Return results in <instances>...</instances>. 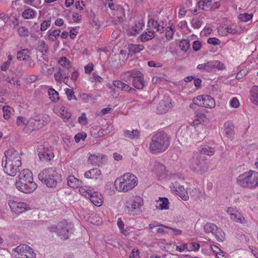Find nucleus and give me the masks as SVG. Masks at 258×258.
Instances as JSON below:
<instances>
[{"label": "nucleus", "instance_id": "52", "mask_svg": "<svg viewBox=\"0 0 258 258\" xmlns=\"http://www.w3.org/2000/svg\"><path fill=\"white\" fill-rule=\"evenodd\" d=\"M203 22L198 18H193L191 20V24L192 26L195 29L200 28L202 25Z\"/></svg>", "mask_w": 258, "mask_h": 258}, {"label": "nucleus", "instance_id": "19", "mask_svg": "<svg viewBox=\"0 0 258 258\" xmlns=\"http://www.w3.org/2000/svg\"><path fill=\"white\" fill-rule=\"evenodd\" d=\"M39 159L42 162H47L54 157V154L51 150L44 149L43 152H39L38 153Z\"/></svg>", "mask_w": 258, "mask_h": 258}, {"label": "nucleus", "instance_id": "18", "mask_svg": "<svg viewBox=\"0 0 258 258\" xmlns=\"http://www.w3.org/2000/svg\"><path fill=\"white\" fill-rule=\"evenodd\" d=\"M38 123L35 118V115L27 120L26 123V126L24 128V131L27 133L39 129L37 126Z\"/></svg>", "mask_w": 258, "mask_h": 258}, {"label": "nucleus", "instance_id": "20", "mask_svg": "<svg viewBox=\"0 0 258 258\" xmlns=\"http://www.w3.org/2000/svg\"><path fill=\"white\" fill-rule=\"evenodd\" d=\"M35 118H36L39 129L46 125L50 121L49 116L45 114L36 115Z\"/></svg>", "mask_w": 258, "mask_h": 258}, {"label": "nucleus", "instance_id": "5", "mask_svg": "<svg viewBox=\"0 0 258 258\" xmlns=\"http://www.w3.org/2000/svg\"><path fill=\"white\" fill-rule=\"evenodd\" d=\"M143 76L140 71L133 70L123 73L121 77L127 83L132 81V85L137 89H142L145 86Z\"/></svg>", "mask_w": 258, "mask_h": 258}, {"label": "nucleus", "instance_id": "2", "mask_svg": "<svg viewBox=\"0 0 258 258\" xmlns=\"http://www.w3.org/2000/svg\"><path fill=\"white\" fill-rule=\"evenodd\" d=\"M38 179L48 187H55L58 182L61 181V176L55 168L43 169L38 176Z\"/></svg>", "mask_w": 258, "mask_h": 258}, {"label": "nucleus", "instance_id": "26", "mask_svg": "<svg viewBox=\"0 0 258 258\" xmlns=\"http://www.w3.org/2000/svg\"><path fill=\"white\" fill-rule=\"evenodd\" d=\"M225 135L228 138H231L234 135V125L230 122L224 123Z\"/></svg>", "mask_w": 258, "mask_h": 258}, {"label": "nucleus", "instance_id": "51", "mask_svg": "<svg viewBox=\"0 0 258 258\" xmlns=\"http://www.w3.org/2000/svg\"><path fill=\"white\" fill-rule=\"evenodd\" d=\"M10 106H5L3 107V116L5 119H8L10 118L12 113L10 110Z\"/></svg>", "mask_w": 258, "mask_h": 258}, {"label": "nucleus", "instance_id": "59", "mask_svg": "<svg viewBox=\"0 0 258 258\" xmlns=\"http://www.w3.org/2000/svg\"><path fill=\"white\" fill-rule=\"evenodd\" d=\"M169 204L168 199L166 197H162V210L169 209Z\"/></svg>", "mask_w": 258, "mask_h": 258}, {"label": "nucleus", "instance_id": "34", "mask_svg": "<svg viewBox=\"0 0 258 258\" xmlns=\"http://www.w3.org/2000/svg\"><path fill=\"white\" fill-rule=\"evenodd\" d=\"M251 100L254 104L258 105V86H253L251 91Z\"/></svg>", "mask_w": 258, "mask_h": 258}, {"label": "nucleus", "instance_id": "53", "mask_svg": "<svg viewBox=\"0 0 258 258\" xmlns=\"http://www.w3.org/2000/svg\"><path fill=\"white\" fill-rule=\"evenodd\" d=\"M153 172L159 177H160L161 172V164L160 162H156L155 163L153 169Z\"/></svg>", "mask_w": 258, "mask_h": 258}, {"label": "nucleus", "instance_id": "33", "mask_svg": "<svg viewBox=\"0 0 258 258\" xmlns=\"http://www.w3.org/2000/svg\"><path fill=\"white\" fill-rule=\"evenodd\" d=\"M175 194L179 196L183 201H187L189 199L187 192L182 185L178 188Z\"/></svg>", "mask_w": 258, "mask_h": 258}, {"label": "nucleus", "instance_id": "36", "mask_svg": "<svg viewBox=\"0 0 258 258\" xmlns=\"http://www.w3.org/2000/svg\"><path fill=\"white\" fill-rule=\"evenodd\" d=\"M79 187V190L80 194L86 198H89L92 192L93 191V189L88 186H80Z\"/></svg>", "mask_w": 258, "mask_h": 258}, {"label": "nucleus", "instance_id": "14", "mask_svg": "<svg viewBox=\"0 0 258 258\" xmlns=\"http://www.w3.org/2000/svg\"><path fill=\"white\" fill-rule=\"evenodd\" d=\"M21 164L5 162H4V164L2 163L4 172L7 175L11 176H15L17 172L20 171V167L21 166Z\"/></svg>", "mask_w": 258, "mask_h": 258}, {"label": "nucleus", "instance_id": "44", "mask_svg": "<svg viewBox=\"0 0 258 258\" xmlns=\"http://www.w3.org/2000/svg\"><path fill=\"white\" fill-rule=\"evenodd\" d=\"M154 37V32L153 31H148L142 34L140 36V39L142 41L146 42L152 39Z\"/></svg>", "mask_w": 258, "mask_h": 258}, {"label": "nucleus", "instance_id": "42", "mask_svg": "<svg viewBox=\"0 0 258 258\" xmlns=\"http://www.w3.org/2000/svg\"><path fill=\"white\" fill-rule=\"evenodd\" d=\"M204 229L206 233H211L213 234L215 231L217 230V226L213 223H207L204 226Z\"/></svg>", "mask_w": 258, "mask_h": 258}, {"label": "nucleus", "instance_id": "11", "mask_svg": "<svg viewBox=\"0 0 258 258\" xmlns=\"http://www.w3.org/2000/svg\"><path fill=\"white\" fill-rule=\"evenodd\" d=\"M2 162L3 164L5 162L22 164L20 154L13 149H9L5 152V156Z\"/></svg>", "mask_w": 258, "mask_h": 258}, {"label": "nucleus", "instance_id": "41", "mask_svg": "<svg viewBox=\"0 0 258 258\" xmlns=\"http://www.w3.org/2000/svg\"><path fill=\"white\" fill-rule=\"evenodd\" d=\"M181 181V180L180 179H178V180H175L174 178L173 179L170 186L171 191L172 192H175L177 190L178 188L182 185L180 183Z\"/></svg>", "mask_w": 258, "mask_h": 258}, {"label": "nucleus", "instance_id": "57", "mask_svg": "<svg viewBox=\"0 0 258 258\" xmlns=\"http://www.w3.org/2000/svg\"><path fill=\"white\" fill-rule=\"evenodd\" d=\"M66 94L67 95V97L69 100H77L76 97L74 95V92L73 90L70 89H67L66 90Z\"/></svg>", "mask_w": 258, "mask_h": 258}, {"label": "nucleus", "instance_id": "54", "mask_svg": "<svg viewBox=\"0 0 258 258\" xmlns=\"http://www.w3.org/2000/svg\"><path fill=\"white\" fill-rule=\"evenodd\" d=\"M54 77L55 81L58 83H61L62 81L66 84H67V82H66L65 80H63V77L60 72L59 70L58 72H56L54 74Z\"/></svg>", "mask_w": 258, "mask_h": 258}, {"label": "nucleus", "instance_id": "12", "mask_svg": "<svg viewBox=\"0 0 258 258\" xmlns=\"http://www.w3.org/2000/svg\"><path fill=\"white\" fill-rule=\"evenodd\" d=\"M15 251L18 258H34L35 256L32 249L27 245H20L16 248Z\"/></svg>", "mask_w": 258, "mask_h": 258}, {"label": "nucleus", "instance_id": "24", "mask_svg": "<svg viewBox=\"0 0 258 258\" xmlns=\"http://www.w3.org/2000/svg\"><path fill=\"white\" fill-rule=\"evenodd\" d=\"M113 85L116 88L127 92L131 91H136V90L130 87L128 85L125 84L123 82L119 80H115L113 82Z\"/></svg>", "mask_w": 258, "mask_h": 258}, {"label": "nucleus", "instance_id": "29", "mask_svg": "<svg viewBox=\"0 0 258 258\" xmlns=\"http://www.w3.org/2000/svg\"><path fill=\"white\" fill-rule=\"evenodd\" d=\"M140 131L138 130H133L132 131L125 130L124 131V137L132 140L138 139L140 136Z\"/></svg>", "mask_w": 258, "mask_h": 258}, {"label": "nucleus", "instance_id": "7", "mask_svg": "<svg viewBox=\"0 0 258 258\" xmlns=\"http://www.w3.org/2000/svg\"><path fill=\"white\" fill-rule=\"evenodd\" d=\"M49 230L51 232L57 233L59 236L64 239H68L74 231L72 224L66 221H61L56 226H51Z\"/></svg>", "mask_w": 258, "mask_h": 258}, {"label": "nucleus", "instance_id": "49", "mask_svg": "<svg viewBox=\"0 0 258 258\" xmlns=\"http://www.w3.org/2000/svg\"><path fill=\"white\" fill-rule=\"evenodd\" d=\"M174 28L172 26H170L168 27L165 30V36L166 39L168 40H170L172 39L173 35L174 34Z\"/></svg>", "mask_w": 258, "mask_h": 258}, {"label": "nucleus", "instance_id": "46", "mask_svg": "<svg viewBox=\"0 0 258 258\" xmlns=\"http://www.w3.org/2000/svg\"><path fill=\"white\" fill-rule=\"evenodd\" d=\"M189 41L187 39H183L180 41L179 47L182 51L186 52L189 49Z\"/></svg>", "mask_w": 258, "mask_h": 258}, {"label": "nucleus", "instance_id": "62", "mask_svg": "<svg viewBox=\"0 0 258 258\" xmlns=\"http://www.w3.org/2000/svg\"><path fill=\"white\" fill-rule=\"evenodd\" d=\"M25 61V65L29 68H33L35 63L34 61L32 59V58L30 57V56H29V58L28 59H26Z\"/></svg>", "mask_w": 258, "mask_h": 258}, {"label": "nucleus", "instance_id": "8", "mask_svg": "<svg viewBox=\"0 0 258 258\" xmlns=\"http://www.w3.org/2000/svg\"><path fill=\"white\" fill-rule=\"evenodd\" d=\"M143 204V200L140 196L134 197L130 201H127L124 208L125 213L130 215H139Z\"/></svg>", "mask_w": 258, "mask_h": 258}, {"label": "nucleus", "instance_id": "13", "mask_svg": "<svg viewBox=\"0 0 258 258\" xmlns=\"http://www.w3.org/2000/svg\"><path fill=\"white\" fill-rule=\"evenodd\" d=\"M192 129L187 126H182L177 132L178 139L183 143H187L191 140Z\"/></svg>", "mask_w": 258, "mask_h": 258}, {"label": "nucleus", "instance_id": "27", "mask_svg": "<svg viewBox=\"0 0 258 258\" xmlns=\"http://www.w3.org/2000/svg\"><path fill=\"white\" fill-rule=\"evenodd\" d=\"M101 174L100 170L97 168H93L85 173V177L87 178H95Z\"/></svg>", "mask_w": 258, "mask_h": 258}, {"label": "nucleus", "instance_id": "25", "mask_svg": "<svg viewBox=\"0 0 258 258\" xmlns=\"http://www.w3.org/2000/svg\"><path fill=\"white\" fill-rule=\"evenodd\" d=\"M68 185L73 188H76L81 186L82 182L73 175H70L67 178Z\"/></svg>", "mask_w": 258, "mask_h": 258}, {"label": "nucleus", "instance_id": "17", "mask_svg": "<svg viewBox=\"0 0 258 258\" xmlns=\"http://www.w3.org/2000/svg\"><path fill=\"white\" fill-rule=\"evenodd\" d=\"M89 161L94 166H100L106 160V156L100 154H91L89 157Z\"/></svg>", "mask_w": 258, "mask_h": 258}, {"label": "nucleus", "instance_id": "16", "mask_svg": "<svg viewBox=\"0 0 258 258\" xmlns=\"http://www.w3.org/2000/svg\"><path fill=\"white\" fill-rule=\"evenodd\" d=\"M161 132H158L153 136L150 146V151L152 153H157L161 152Z\"/></svg>", "mask_w": 258, "mask_h": 258}, {"label": "nucleus", "instance_id": "4", "mask_svg": "<svg viewBox=\"0 0 258 258\" xmlns=\"http://www.w3.org/2000/svg\"><path fill=\"white\" fill-rule=\"evenodd\" d=\"M237 183L244 188L253 189L258 186V172L250 170L237 178Z\"/></svg>", "mask_w": 258, "mask_h": 258}, {"label": "nucleus", "instance_id": "10", "mask_svg": "<svg viewBox=\"0 0 258 258\" xmlns=\"http://www.w3.org/2000/svg\"><path fill=\"white\" fill-rule=\"evenodd\" d=\"M197 69L202 71L211 72L215 69L219 70H222L225 69L223 63L219 60H214L209 61L206 63L199 64L197 66Z\"/></svg>", "mask_w": 258, "mask_h": 258}, {"label": "nucleus", "instance_id": "43", "mask_svg": "<svg viewBox=\"0 0 258 258\" xmlns=\"http://www.w3.org/2000/svg\"><path fill=\"white\" fill-rule=\"evenodd\" d=\"M213 235L215 236L217 240L219 242L223 241L224 240L225 233L221 229H218L217 227V230L215 231Z\"/></svg>", "mask_w": 258, "mask_h": 258}, {"label": "nucleus", "instance_id": "6", "mask_svg": "<svg viewBox=\"0 0 258 258\" xmlns=\"http://www.w3.org/2000/svg\"><path fill=\"white\" fill-rule=\"evenodd\" d=\"M189 167L195 172L202 174L208 169V165L205 156L194 152L189 160Z\"/></svg>", "mask_w": 258, "mask_h": 258}, {"label": "nucleus", "instance_id": "21", "mask_svg": "<svg viewBox=\"0 0 258 258\" xmlns=\"http://www.w3.org/2000/svg\"><path fill=\"white\" fill-rule=\"evenodd\" d=\"M89 199L94 205L98 207L101 206L103 202L101 194L98 192L93 191Z\"/></svg>", "mask_w": 258, "mask_h": 258}, {"label": "nucleus", "instance_id": "50", "mask_svg": "<svg viewBox=\"0 0 258 258\" xmlns=\"http://www.w3.org/2000/svg\"><path fill=\"white\" fill-rule=\"evenodd\" d=\"M206 7L211 9H217L220 7L218 2H213L212 0L208 1L205 4Z\"/></svg>", "mask_w": 258, "mask_h": 258}, {"label": "nucleus", "instance_id": "1", "mask_svg": "<svg viewBox=\"0 0 258 258\" xmlns=\"http://www.w3.org/2000/svg\"><path fill=\"white\" fill-rule=\"evenodd\" d=\"M16 186L18 189L24 193H30L36 189L37 185L33 181L32 173L30 170L25 169L20 172Z\"/></svg>", "mask_w": 258, "mask_h": 258}, {"label": "nucleus", "instance_id": "23", "mask_svg": "<svg viewBox=\"0 0 258 258\" xmlns=\"http://www.w3.org/2000/svg\"><path fill=\"white\" fill-rule=\"evenodd\" d=\"M116 14L119 16H118L117 18H114V20H112V22L114 25H117L118 23L122 22L123 17H124V9L122 7L117 6L116 7Z\"/></svg>", "mask_w": 258, "mask_h": 258}, {"label": "nucleus", "instance_id": "35", "mask_svg": "<svg viewBox=\"0 0 258 258\" xmlns=\"http://www.w3.org/2000/svg\"><path fill=\"white\" fill-rule=\"evenodd\" d=\"M39 45L38 49V51L40 52L41 53V57L44 58V55L48 51V45L44 41L42 40L39 42Z\"/></svg>", "mask_w": 258, "mask_h": 258}, {"label": "nucleus", "instance_id": "28", "mask_svg": "<svg viewBox=\"0 0 258 258\" xmlns=\"http://www.w3.org/2000/svg\"><path fill=\"white\" fill-rule=\"evenodd\" d=\"M197 153H200L201 155H207L208 156L213 155L215 152V150L213 147L209 146H204L199 151L196 152Z\"/></svg>", "mask_w": 258, "mask_h": 258}, {"label": "nucleus", "instance_id": "32", "mask_svg": "<svg viewBox=\"0 0 258 258\" xmlns=\"http://www.w3.org/2000/svg\"><path fill=\"white\" fill-rule=\"evenodd\" d=\"M30 52L28 49H23L17 52V58L20 60H26L29 58Z\"/></svg>", "mask_w": 258, "mask_h": 258}, {"label": "nucleus", "instance_id": "63", "mask_svg": "<svg viewBox=\"0 0 258 258\" xmlns=\"http://www.w3.org/2000/svg\"><path fill=\"white\" fill-rule=\"evenodd\" d=\"M59 70L64 79H67L69 77V74L70 72V70H67L66 69L63 68H59Z\"/></svg>", "mask_w": 258, "mask_h": 258}, {"label": "nucleus", "instance_id": "31", "mask_svg": "<svg viewBox=\"0 0 258 258\" xmlns=\"http://www.w3.org/2000/svg\"><path fill=\"white\" fill-rule=\"evenodd\" d=\"M128 51L131 54H134L140 52L144 47L143 45L131 44L128 45Z\"/></svg>", "mask_w": 258, "mask_h": 258}, {"label": "nucleus", "instance_id": "3", "mask_svg": "<svg viewBox=\"0 0 258 258\" xmlns=\"http://www.w3.org/2000/svg\"><path fill=\"white\" fill-rule=\"evenodd\" d=\"M137 177L131 173H126L117 178L114 184L118 191L126 192L138 185Z\"/></svg>", "mask_w": 258, "mask_h": 258}, {"label": "nucleus", "instance_id": "61", "mask_svg": "<svg viewBox=\"0 0 258 258\" xmlns=\"http://www.w3.org/2000/svg\"><path fill=\"white\" fill-rule=\"evenodd\" d=\"M51 21L49 20H46L43 21L40 27V30L42 31L46 30L50 25Z\"/></svg>", "mask_w": 258, "mask_h": 258}, {"label": "nucleus", "instance_id": "48", "mask_svg": "<svg viewBox=\"0 0 258 258\" xmlns=\"http://www.w3.org/2000/svg\"><path fill=\"white\" fill-rule=\"evenodd\" d=\"M59 111L61 117L63 119L68 120L71 116V112L68 111V110L66 109V108L64 107H61Z\"/></svg>", "mask_w": 258, "mask_h": 258}, {"label": "nucleus", "instance_id": "45", "mask_svg": "<svg viewBox=\"0 0 258 258\" xmlns=\"http://www.w3.org/2000/svg\"><path fill=\"white\" fill-rule=\"evenodd\" d=\"M170 142V137L162 133V152L167 149Z\"/></svg>", "mask_w": 258, "mask_h": 258}, {"label": "nucleus", "instance_id": "56", "mask_svg": "<svg viewBox=\"0 0 258 258\" xmlns=\"http://www.w3.org/2000/svg\"><path fill=\"white\" fill-rule=\"evenodd\" d=\"M18 32L20 35L27 36L29 35V31L25 27L21 26L18 29Z\"/></svg>", "mask_w": 258, "mask_h": 258}, {"label": "nucleus", "instance_id": "60", "mask_svg": "<svg viewBox=\"0 0 258 258\" xmlns=\"http://www.w3.org/2000/svg\"><path fill=\"white\" fill-rule=\"evenodd\" d=\"M102 80V78L99 76L96 73H93L91 77L90 78V81L92 82H100Z\"/></svg>", "mask_w": 258, "mask_h": 258}, {"label": "nucleus", "instance_id": "30", "mask_svg": "<svg viewBox=\"0 0 258 258\" xmlns=\"http://www.w3.org/2000/svg\"><path fill=\"white\" fill-rule=\"evenodd\" d=\"M230 218L235 222L242 224L245 222L244 217L241 213L237 211L235 212V213H230Z\"/></svg>", "mask_w": 258, "mask_h": 258}, {"label": "nucleus", "instance_id": "15", "mask_svg": "<svg viewBox=\"0 0 258 258\" xmlns=\"http://www.w3.org/2000/svg\"><path fill=\"white\" fill-rule=\"evenodd\" d=\"M9 205L12 211L16 214H21L30 209L29 206L23 202L10 200Z\"/></svg>", "mask_w": 258, "mask_h": 258}, {"label": "nucleus", "instance_id": "38", "mask_svg": "<svg viewBox=\"0 0 258 258\" xmlns=\"http://www.w3.org/2000/svg\"><path fill=\"white\" fill-rule=\"evenodd\" d=\"M60 32V29H55L52 31L50 30L48 32V37L51 41H55L59 36Z\"/></svg>", "mask_w": 258, "mask_h": 258}, {"label": "nucleus", "instance_id": "40", "mask_svg": "<svg viewBox=\"0 0 258 258\" xmlns=\"http://www.w3.org/2000/svg\"><path fill=\"white\" fill-rule=\"evenodd\" d=\"M36 12L31 9H27L22 13L23 17L25 19H30L34 18L36 15Z\"/></svg>", "mask_w": 258, "mask_h": 258}, {"label": "nucleus", "instance_id": "9", "mask_svg": "<svg viewBox=\"0 0 258 258\" xmlns=\"http://www.w3.org/2000/svg\"><path fill=\"white\" fill-rule=\"evenodd\" d=\"M192 101L194 104L190 105V108H192L194 104L209 108H213L215 106L214 99L209 95H199L194 98Z\"/></svg>", "mask_w": 258, "mask_h": 258}, {"label": "nucleus", "instance_id": "58", "mask_svg": "<svg viewBox=\"0 0 258 258\" xmlns=\"http://www.w3.org/2000/svg\"><path fill=\"white\" fill-rule=\"evenodd\" d=\"M27 120L26 119L21 116H18L16 120V123L18 126H22L25 125L26 126V123Z\"/></svg>", "mask_w": 258, "mask_h": 258}, {"label": "nucleus", "instance_id": "55", "mask_svg": "<svg viewBox=\"0 0 258 258\" xmlns=\"http://www.w3.org/2000/svg\"><path fill=\"white\" fill-rule=\"evenodd\" d=\"M162 228H164L167 229L168 230H171V233H173L175 235H180L182 233L181 230H180L179 229L171 228V227H168L167 226H166V225H164L163 224H162Z\"/></svg>", "mask_w": 258, "mask_h": 258}, {"label": "nucleus", "instance_id": "39", "mask_svg": "<svg viewBox=\"0 0 258 258\" xmlns=\"http://www.w3.org/2000/svg\"><path fill=\"white\" fill-rule=\"evenodd\" d=\"M59 64L60 67L59 68H63L67 70H70L71 68V62L70 60L66 57H61L59 61Z\"/></svg>", "mask_w": 258, "mask_h": 258}, {"label": "nucleus", "instance_id": "37", "mask_svg": "<svg viewBox=\"0 0 258 258\" xmlns=\"http://www.w3.org/2000/svg\"><path fill=\"white\" fill-rule=\"evenodd\" d=\"M48 94L49 96V99L52 102L57 101L59 98L58 93L53 88H50L48 90Z\"/></svg>", "mask_w": 258, "mask_h": 258}, {"label": "nucleus", "instance_id": "22", "mask_svg": "<svg viewBox=\"0 0 258 258\" xmlns=\"http://www.w3.org/2000/svg\"><path fill=\"white\" fill-rule=\"evenodd\" d=\"M163 105H162V113H166L173 106V103L169 96L165 94L162 100Z\"/></svg>", "mask_w": 258, "mask_h": 258}, {"label": "nucleus", "instance_id": "47", "mask_svg": "<svg viewBox=\"0 0 258 258\" xmlns=\"http://www.w3.org/2000/svg\"><path fill=\"white\" fill-rule=\"evenodd\" d=\"M253 17L252 14L243 13L238 16V18L240 21L246 22L250 20Z\"/></svg>", "mask_w": 258, "mask_h": 258}, {"label": "nucleus", "instance_id": "64", "mask_svg": "<svg viewBox=\"0 0 258 258\" xmlns=\"http://www.w3.org/2000/svg\"><path fill=\"white\" fill-rule=\"evenodd\" d=\"M207 42L208 43L214 45H219L220 43V41L215 37L208 38Z\"/></svg>", "mask_w": 258, "mask_h": 258}]
</instances>
